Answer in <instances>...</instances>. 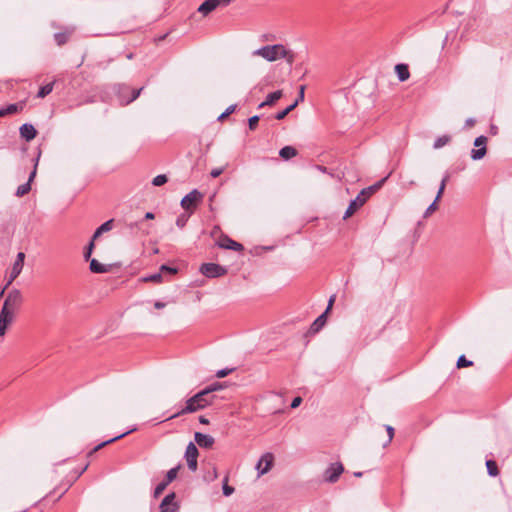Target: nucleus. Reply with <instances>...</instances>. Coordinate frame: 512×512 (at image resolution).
<instances>
[{
  "instance_id": "f257e3e1",
  "label": "nucleus",
  "mask_w": 512,
  "mask_h": 512,
  "mask_svg": "<svg viewBox=\"0 0 512 512\" xmlns=\"http://www.w3.org/2000/svg\"><path fill=\"white\" fill-rule=\"evenodd\" d=\"M212 403L213 397L207 396V391L201 390L200 392L196 393L194 396L189 398L186 401V405L180 411L167 417L164 421L175 419L184 414L194 413L198 410L204 409L205 407Z\"/></svg>"
},
{
  "instance_id": "f03ea898",
  "label": "nucleus",
  "mask_w": 512,
  "mask_h": 512,
  "mask_svg": "<svg viewBox=\"0 0 512 512\" xmlns=\"http://www.w3.org/2000/svg\"><path fill=\"white\" fill-rule=\"evenodd\" d=\"M254 56H260L269 62L280 59L281 56H286L285 47L282 44L266 45L253 52Z\"/></svg>"
},
{
  "instance_id": "7ed1b4c3",
  "label": "nucleus",
  "mask_w": 512,
  "mask_h": 512,
  "mask_svg": "<svg viewBox=\"0 0 512 512\" xmlns=\"http://www.w3.org/2000/svg\"><path fill=\"white\" fill-rule=\"evenodd\" d=\"M143 89L144 87L132 89L130 86L125 84L118 85L116 88V96L120 105L126 106L132 103L140 96Z\"/></svg>"
},
{
  "instance_id": "20e7f679",
  "label": "nucleus",
  "mask_w": 512,
  "mask_h": 512,
  "mask_svg": "<svg viewBox=\"0 0 512 512\" xmlns=\"http://www.w3.org/2000/svg\"><path fill=\"white\" fill-rule=\"evenodd\" d=\"M374 193V187H367L361 190V192L357 195V197L352 200L346 209L343 219H348L351 217L358 209H360L369 197Z\"/></svg>"
},
{
  "instance_id": "39448f33",
  "label": "nucleus",
  "mask_w": 512,
  "mask_h": 512,
  "mask_svg": "<svg viewBox=\"0 0 512 512\" xmlns=\"http://www.w3.org/2000/svg\"><path fill=\"white\" fill-rule=\"evenodd\" d=\"M202 199L203 194L197 189H193L190 193L182 198L180 205L185 211L192 214Z\"/></svg>"
},
{
  "instance_id": "423d86ee",
  "label": "nucleus",
  "mask_w": 512,
  "mask_h": 512,
  "mask_svg": "<svg viewBox=\"0 0 512 512\" xmlns=\"http://www.w3.org/2000/svg\"><path fill=\"white\" fill-rule=\"evenodd\" d=\"M23 296L19 289H12L8 292L7 297L3 303L2 308L15 312L21 306Z\"/></svg>"
},
{
  "instance_id": "0eeeda50",
  "label": "nucleus",
  "mask_w": 512,
  "mask_h": 512,
  "mask_svg": "<svg viewBox=\"0 0 512 512\" xmlns=\"http://www.w3.org/2000/svg\"><path fill=\"white\" fill-rule=\"evenodd\" d=\"M200 272L207 278H218L227 274V268L217 263H203Z\"/></svg>"
},
{
  "instance_id": "6e6552de",
  "label": "nucleus",
  "mask_w": 512,
  "mask_h": 512,
  "mask_svg": "<svg viewBox=\"0 0 512 512\" xmlns=\"http://www.w3.org/2000/svg\"><path fill=\"white\" fill-rule=\"evenodd\" d=\"M487 137L481 135L474 140L475 148L471 150V159L474 161L481 160L487 153Z\"/></svg>"
},
{
  "instance_id": "1a4fd4ad",
  "label": "nucleus",
  "mask_w": 512,
  "mask_h": 512,
  "mask_svg": "<svg viewBox=\"0 0 512 512\" xmlns=\"http://www.w3.org/2000/svg\"><path fill=\"white\" fill-rule=\"evenodd\" d=\"M273 462H274V455L270 452L264 453L260 457V459L257 462L256 467H255L258 472V476L260 477V476L268 473L273 466Z\"/></svg>"
},
{
  "instance_id": "9d476101",
  "label": "nucleus",
  "mask_w": 512,
  "mask_h": 512,
  "mask_svg": "<svg viewBox=\"0 0 512 512\" xmlns=\"http://www.w3.org/2000/svg\"><path fill=\"white\" fill-rule=\"evenodd\" d=\"M343 471L344 467L341 463H331L324 472V480L329 483H335L338 481Z\"/></svg>"
},
{
  "instance_id": "9b49d317",
  "label": "nucleus",
  "mask_w": 512,
  "mask_h": 512,
  "mask_svg": "<svg viewBox=\"0 0 512 512\" xmlns=\"http://www.w3.org/2000/svg\"><path fill=\"white\" fill-rule=\"evenodd\" d=\"M24 259L25 254L23 252H19L11 269L7 286H9L21 273L24 265Z\"/></svg>"
},
{
  "instance_id": "f8f14e48",
  "label": "nucleus",
  "mask_w": 512,
  "mask_h": 512,
  "mask_svg": "<svg viewBox=\"0 0 512 512\" xmlns=\"http://www.w3.org/2000/svg\"><path fill=\"white\" fill-rule=\"evenodd\" d=\"M217 245L220 248L233 250V251H242L244 249V247L241 243L234 241L227 235H221V237L217 241Z\"/></svg>"
},
{
  "instance_id": "ddd939ff",
  "label": "nucleus",
  "mask_w": 512,
  "mask_h": 512,
  "mask_svg": "<svg viewBox=\"0 0 512 512\" xmlns=\"http://www.w3.org/2000/svg\"><path fill=\"white\" fill-rule=\"evenodd\" d=\"M174 499L175 493L166 495L160 504V512H178L179 506L174 502Z\"/></svg>"
},
{
  "instance_id": "4468645a",
  "label": "nucleus",
  "mask_w": 512,
  "mask_h": 512,
  "mask_svg": "<svg viewBox=\"0 0 512 512\" xmlns=\"http://www.w3.org/2000/svg\"><path fill=\"white\" fill-rule=\"evenodd\" d=\"M195 442L202 448L209 449L213 446L215 440L212 436L208 434H203L201 432H196L194 435Z\"/></svg>"
},
{
  "instance_id": "2eb2a0df",
  "label": "nucleus",
  "mask_w": 512,
  "mask_h": 512,
  "mask_svg": "<svg viewBox=\"0 0 512 512\" xmlns=\"http://www.w3.org/2000/svg\"><path fill=\"white\" fill-rule=\"evenodd\" d=\"M75 28L74 27H67L64 31L58 32L54 34V40L58 46H62L66 44L72 34L74 33Z\"/></svg>"
},
{
  "instance_id": "dca6fc26",
  "label": "nucleus",
  "mask_w": 512,
  "mask_h": 512,
  "mask_svg": "<svg viewBox=\"0 0 512 512\" xmlns=\"http://www.w3.org/2000/svg\"><path fill=\"white\" fill-rule=\"evenodd\" d=\"M217 7H221L218 0H205L198 8V12L204 16L215 10Z\"/></svg>"
},
{
  "instance_id": "f3484780",
  "label": "nucleus",
  "mask_w": 512,
  "mask_h": 512,
  "mask_svg": "<svg viewBox=\"0 0 512 512\" xmlns=\"http://www.w3.org/2000/svg\"><path fill=\"white\" fill-rule=\"evenodd\" d=\"M37 131L32 124L25 123L20 127V135L27 141L36 137Z\"/></svg>"
},
{
  "instance_id": "a211bd4d",
  "label": "nucleus",
  "mask_w": 512,
  "mask_h": 512,
  "mask_svg": "<svg viewBox=\"0 0 512 512\" xmlns=\"http://www.w3.org/2000/svg\"><path fill=\"white\" fill-rule=\"evenodd\" d=\"M135 430H136V428L134 427V428H132V429H130V430H128V431H126V432H124V433H122V434L118 435V436H115V437H113V438H111V439H109V440H106V441H104V442H101L100 444H98L97 446H95V447H94V448L89 452V454H88V455H89V456H90V455H92L93 453L97 452L98 450L102 449L103 447L107 446L108 444H111V443H113V442H115V441H117V440H119V439H121V438L125 437V436H126V435H128L129 433L134 432Z\"/></svg>"
},
{
  "instance_id": "6ab92c4d",
  "label": "nucleus",
  "mask_w": 512,
  "mask_h": 512,
  "mask_svg": "<svg viewBox=\"0 0 512 512\" xmlns=\"http://www.w3.org/2000/svg\"><path fill=\"white\" fill-rule=\"evenodd\" d=\"M282 91L277 90L272 93H269L262 103L259 104L258 108H263L265 106H272L274 103H276L281 97H282Z\"/></svg>"
},
{
  "instance_id": "aec40b11",
  "label": "nucleus",
  "mask_w": 512,
  "mask_h": 512,
  "mask_svg": "<svg viewBox=\"0 0 512 512\" xmlns=\"http://www.w3.org/2000/svg\"><path fill=\"white\" fill-rule=\"evenodd\" d=\"M327 311H324L319 317H317L311 324L309 331L311 333L319 332L326 323Z\"/></svg>"
},
{
  "instance_id": "412c9836",
  "label": "nucleus",
  "mask_w": 512,
  "mask_h": 512,
  "mask_svg": "<svg viewBox=\"0 0 512 512\" xmlns=\"http://www.w3.org/2000/svg\"><path fill=\"white\" fill-rule=\"evenodd\" d=\"M89 268L91 272L98 274L107 273L110 271V265L102 264L96 259H91Z\"/></svg>"
},
{
  "instance_id": "4be33fe9",
  "label": "nucleus",
  "mask_w": 512,
  "mask_h": 512,
  "mask_svg": "<svg viewBox=\"0 0 512 512\" xmlns=\"http://www.w3.org/2000/svg\"><path fill=\"white\" fill-rule=\"evenodd\" d=\"M395 72L400 82H404L410 77L409 68L406 64H397L395 66Z\"/></svg>"
},
{
  "instance_id": "5701e85b",
  "label": "nucleus",
  "mask_w": 512,
  "mask_h": 512,
  "mask_svg": "<svg viewBox=\"0 0 512 512\" xmlns=\"http://www.w3.org/2000/svg\"><path fill=\"white\" fill-rule=\"evenodd\" d=\"M113 228V219H110L103 224H101L96 231L94 232L92 238L93 240H96L100 235H102L104 232H108Z\"/></svg>"
},
{
  "instance_id": "b1692460",
  "label": "nucleus",
  "mask_w": 512,
  "mask_h": 512,
  "mask_svg": "<svg viewBox=\"0 0 512 512\" xmlns=\"http://www.w3.org/2000/svg\"><path fill=\"white\" fill-rule=\"evenodd\" d=\"M298 154L297 150L292 146H284L279 151V156L284 160H289Z\"/></svg>"
},
{
  "instance_id": "393cba45",
  "label": "nucleus",
  "mask_w": 512,
  "mask_h": 512,
  "mask_svg": "<svg viewBox=\"0 0 512 512\" xmlns=\"http://www.w3.org/2000/svg\"><path fill=\"white\" fill-rule=\"evenodd\" d=\"M198 454H199V452H198L196 445L193 442H190L187 445L186 451H185L186 460L197 459Z\"/></svg>"
},
{
  "instance_id": "a878e982",
  "label": "nucleus",
  "mask_w": 512,
  "mask_h": 512,
  "mask_svg": "<svg viewBox=\"0 0 512 512\" xmlns=\"http://www.w3.org/2000/svg\"><path fill=\"white\" fill-rule=\"evenodd\" d=\"M298 106V101H294L291 105L286 107L284 110L279 111L275 114V119L283 120L291 111Z\"/></svg>"
},
{
  "instance_id": "bb28decb",
  "label": "nucleus",
  "mask_w": 512,
  "mask_h": 512,
  "mask_svg": "<svg viewBox=\"0 0 512 512\" xmlns=\"http://www.w3.org/2000/svg\"><path fill=\"white\" fill-rule=\"evenodd\" d=\"M487 473L489 476L496 477L499 475L497 463L494 460L486 461Z\"/></svg>"
},
{
  "instance_id": "cd10ccee",
  "label": "nucleus",
  "mask_w": 512,
  "mask_h": 512,
  "mask_svg": "<svg viewBox=\"0 0 512 512\" xmlns=\"http://www.w3.org/2000/svg\"><path fill=\"white\" fill-rule=\"evenodd\" d=\"M54 83L55 82L53 81V82L47 83L46 85L40 87V89H39V91L37 93V97L38 98H44L47 95H49L53 91Z\"/></svg>"
},
{
  "instance_id": "c85d7f7f",
  "label": "nucleus",
  "mask_w": 512,
  "mask_h": 512,
  "mask_svg": "<svg viewBox=\"0 0 512 512\" xmlns=\"http://www.w3.org/2000/svg\"><path fill=\"white\" fill-rule=\"evenodd\" d=\"M20 107L18 104H9L5 108L0 109V117L15 114L19 111Z\"/></svg>"
},
{
  "instance_id": "c756f323",
  "label": "nucleus",
  "mask_w": 512,
  "mask_h": 512,
  "mask_svg": "<svg viewBox=\"0 0 512 512\" xmlns=\"http://www.w3.org/2000/svg\"><path fill=\"white\" fill-rule=\"evenodd\" d=\"M450 140H451L450 136H447V135L438 137L433 144V148L434 149L442 148L443 146L448 144L450 142Z\"/></svg>"
},
{
  "instance_id": "7c9ffc66",
  "label": "nucleus",
  "mask_w": 512,
  "mask_h": 512,
  "mask_svg": "<svg viewBox=\"0 0 512 512\" xmlns=\"http://www.w3.org/2000/svg\"><path fill=\"white\" fill-rule=\"evenodd\" d=\"M448 180H449V174H445V176L443 177V179L440 183V186H439L436 198H435V202H438L440 200V198L442 197Z\"/></svg>"
},
{
  "instance_id": "2f4dec72",
  "label": "nucleus",
  "mask_w": 512,
  "mask_h": 512,
  "mask_svg": "<svg viewBox=\"0 0 512 512\" xmlns=\"http://www.w3.org/2000/svg\"><path fill=\"white\" fill-rule=\"evenodd\" d=\"M30 190H31V185L29 184V182L21 184L20 186H18V188L16 190V196L23 197L24 195L28 194Z\"/></svg>"
},
{
  "instance_id": "473e14b6",
  "label": "nucleus",
  "mask_w": 512,
  "mask_h": 512,
  "mask_svg": "<svg viewBox=\"0 0 512 512\" xmlns=\"http://www.w3.org/2000/svg\"><path fill=\"white\" fill-rule=\"evenodd\" d=\"M14 316H15V312H12V311H9L6 309L4 310L3 308L0 311V318H4L10 324L13 322Z\"/></svg>"
},
{
  "instance_id": "72a5a7b5",
  "label": "nucleus",
  "mask_w": 512,
  "mask_h": 512,
  "mask_svg": "<svg viewBox=\"0 0 512 512\" xmlns=\"http://www.w3.org/2000/svg\"><path fill=\"white\" fill-rule=\"evenodd\" d=\"M178 469H179V466L178 467H174L172 469H170L167 474H166V479L164 480V482H167V484L171 483L173 480L176 479L177 477V474H178Z\"/></svg>"
},
{
  "instance_id": "f704fd0d",
  "label": "nucleus",
  "mask_w": 512,
  "mask_h": 512,
  "mask_svg": "<svg viewBox=\"0 0 512 512\" xmlns=\"http://www.w3.org/2000/svg\"><path fill=\"white\" fill-rule=\"evenodd\" d=\"M190 215V213L179 215L176 219V225L181 229L184 228L185 225L187 224Z\"/></svg>"
},
{
  "instance_id": "c9c22d12",
  "label": "nucleus",
  "mask_w": 512,
  "mask_h": 512,
  "mask_svg": "<svg viewBox=\"0 0 512 512\" xmlns=\"http://www.w3.org/2000/svg\"><path fill=\"white\" fill-rule=\"evenodd\" d=\"M457 368H464V367H470L473 365V362L470 360H467L464 355H461L457 360Z\"/></svg>"
},
{
  "instance_id": "e433bc0d",
  "label": "nucleus",
  "mask_w": 512,
  "mask_h": 512,
  "mask_svg": "<svg viewBox=\"0 0 512 512\" xmlns=\"http://www.w3.org/2000/svg\"><path fill=\"white\" fill-rule=\"evenodd\" d=\"M167 181H168L167 176L164 174H160L153 178L152 184L154 186H161V185H164Z\"/></svg>"
},
{
  "instance_id": "4c0bfd02",
  "label": "nucleus",
  "mask_w": 512,
  "mask_h": 512,
  "mask_svg": "<svg viewBox=\"0 0 512 512\" xmlns=\"http://www.w3.org/2000/svg\"><path fill=\"white\" fill-rule=\"evenodd\" d=\"M162 280V275L160 273H154L152 275L146 276L142 278L143 282H155L158 283Z\"/></svg>"
},
{
  "instance_id": "58836bf2",
  "label": "nucleus",
  "mask_w": 512,
  "mask_h": 512,
  "mask_svg": "<svg viewBox=\"0 0 512 512\" xmlns=\"http://www.w3.org/2000/svg\"><path fill=\"white\" fill-rule=\"evenodd\" d=\"M235 110H236V105H235V104H232V105L228 106V107L226 108V110H225L221 115H219L218 120H219V121L224 120V119H225V118H227L230 114H232Z\"/></svg>"
},
{
  "instance_id": "ea45409f",
  "label": "nucleus",
  "mask_w": 512,
  "mask_h": 512,
  "mask_svg": "<svg viewBox=\"0 0 512 512\" xmlns=\"http://www.w3.org/2000/svg\"><path fill=\"white\" fill-rule=\"evenodd\" d=\"M260 117L258 115H254L248 119V127L249 130L254 131L258 125Z\"/></svg>"
},
{
  "instance_id": "a19ab883",
  "label": "nucleus",
  "mask_w": 512,
  "mask_h": 512,
  "mask_svg": "<svg viewBox=\"0 0 512 512\" xmlns=\"http://www.w3.org/2000/svg\"><path fill=\"white\" fill-rule=\"evenodd\" d=\"M223 388V385L221 383H213L210 386L203 389V391H207V396H209L212 392L218 391Z\"/></svg>"
},
{
  "instance_id": "79ce46f5",
  "label": "nucleus",
  "mask_w": 512,
  "mask_h": 512,
  "mask_svg": "<svg viewBox=\"0 0 512 512\" xmlns=\"http://www.w3.org/2000/svg\"><path fill=\"white\" fill-rule=\"evenodd\" d=\"M167 485V482H160L154 489V497L157 498L158 496H160L167 487Z\"/></svg>"
},
{
  "instance_id": "37998d69",
  "label": "nucleus",
  "mask_w": 512,
  "mask_h": 512,
  "mask_svg": "<svg viewBox=\"0 0 512 512\" xmlns=\"http://www.w3.org/2000/svg\"><path fill=\"white\" fill-rule=\"evenodd\" d=\"M437 210V202L435 200L428 206V208L425 210L423 217L427 218L429 217L434 211Z\"/></svg>"
},
{
  "instance_id": "c03bdc74",
  "label": "nucleus",
  "mask_w": 512,
  "mask_h": 512,
  "mask_svg": "<svg viewBox=\"0 0 512 512\" xmlns=\"http://www.w3.org/2000/svg\"><path fill=\"white\" fill-rule=\"evenodd\" d=\"M94 241L93 238L91 239L90 243L88 244L87 248H86V251L84 252V258L86 260H89V258L91 257V254L93 252V249L95 247V244H94Z\"/></svg>"
},
{
  "instance_id": "a18cd8bd",
  "label": "nucleus",
  "mask_w": 512,
  "mask_h": 512,
  "mask_svg": "<svg viewBox=\"0 0 512 512\" xmlns=\"http://www.w3.org/2000/svg\"><path fill=\"white\" fill-rule=\"evenodd\" d=\"M227 481L228 479L225 478V481H224V484H223V487H222V490H223V494L225 496H230L233 492H234V488L232 486H229L227 484Z\"/></svg>"
},
{
  "instance_id": "49530a36",
  "label": "nucleus",
  "mask_w": 512,
  "mask_h": 512,
  "mask_svg": "<svg viewBox=\"0 0 512 512\" xmlns=\"http://www.w3.org/2000/svg\"><path fill=\"white\" fill-rule=\"evenodd\" d=\"M9 325L10 323L7 322V320H5L4 318H0V337L5 335Z\"/></svg>"
},
{
  "instance_id": "de8ad7c7",
  "label": "nucleus",
  "mask_w": 512,
  "mask_h": 512,
  "mask_svg": "<svg viewBox=\"0 0 512 512\" xmlns=\"http://www.w3.org/2000/svg\"><path fill=\"white\" fill-rule=\"evenodd\" d=\"M285 53H286V56H281V58L286 59V61L289 64H292L295 60V55L291 51L287 50L286 48H285Z\"/></svg>"
},
{
  "instance_id": "09e8293b",
  "label": "nucleus",
  "mask_w": 512,
  "mask_h": 512,
  "mask_svg": "<svg viewBox=\"0 0 512 512\" xmlns=\"http://www.w3.org/2000/svg\"><path fill=\"white\" fill-rule=\"evenodd\" d=\"M232 371H233V369H228V368L221 369V370L217 371L216 376L218 378H223V377H226L228 374H230Z\"/></svg>"
},
{
  "instance_id": "8fccbe9b",
  "label": "nucleus",
  "mask_w": 512,
  "mask_h": 512,
  "mask_svg": "<svg viewBox=\"0 0 512 512\" xmlns=\"http://www.w3.org/2000/svg\"><path fill=\"white\" fill-rule=\"evenodd\" d=\"M224 172V168H214L211 170L210 172V176L212 178H217L219 177L222 173Z\"/></svg>"
},
{
  "instance_id": "3c124183",
  "label": "nucleus",
  "mask_w": 512,
  "mask_h": 512,
  "mask_svg": "<svg viewBox=\"0 0 512 512\" xmlns=\"http://www.w3.org/2000/svg\"><path fill=\"white\" fill-rule=\"evenodd\" d=\"M187 465L191 471H195L197 469V459L187 460Z\"/></svg>"
},
{
  "instance_id": "603ef678",
  "label": "nucleus",
  "mask_w": 512,
  "mask_h": 512,
  "mask_svg": "<svg viewBox=\"0 0 512 512\" xmlns=\"http://www.w3.org/2000/svg\"><path fill=\"white\" fill-rule=\"evenodd\" d=\"M302 403V398L301 397H295L292 402H291V405L290 407L292 409H295L297 408L298 406H300V404Z\"/></svg>"
},
{
  "instance_id": "864d4df0",
  "label": "nucleus",
  "mask_w": 512,
  "mask_h": 512,
  "mask_svg": "<svg viewBox=\"0 0 512 512\" xmlns=\"http://www.w3.org/2000/svg\"><path fill=\"white\" fill-rule=\"evenodd\" d=\"M304 91H305V86L301 85L300 89H299V95L295 100V101H298V104L304 100Z\"/></svg>"
},
{
  "instance_id": "5fc2aeb1",
  "label": "nucleus",
  "mask_w": 512,
  "mask_h": 512,
  "mask_svg": "<svg viewBox=\"0 0 512 512\" xmlns=\"http://www.w3.org/2000/svg\"><path fill=\"white\" fill-rule=\"evenodd\" d=\"M37 165H38V160L36 161L35 165H34V169L33 171L30 173V176H29V179L27 182H29V184L31 185V182L34 180L35 176H36V171H37Z\"/></svg>"
},
{
  "instance_id": "6e6d98bb",
  "label": "nucleus",
  "mask_w": 512,
  "mask_h": 512,
  "mask_svg": "<svg viewBox=\"0 0 512 512\" xmlns=\"http://www.w3.org/2000/svg\"><path fill=\"white\" fill-rule=\"evenodd\" d=\"M386 430L388 433V441L390 442L394 437V428L392 426H386Z\"/></svg>"
},
{
  "instance_id": "4d7b16f0",
  "label": "nucleus",
  "mask_w": 512,
  "mask_h": 512,
  "mask_svg": "<svg viewBox=\"0 0 512 512\" xmlns=\"http://www.w3.org/2000/svg\"><path fill=\"white\" fill-rule=\"evenodd\" d=\"M161 271H167L169 273H176L177 270L175 268L169 267L167 265H162L160 268Z\"/></svg>"
},
{
  "instance_id": "13d9d810",
  "label": "nucleus",
  "mask_w": 512,
  "mask_h": 512,
  "mask_svg": "<svg viewBox=\"0 0 512 512\" xmlns=\"http://www.w3.org/2000/svg\"><path fill=\"white\" fill-rule=\"evenodd\" d=\"M334 301H335V296L333 295V296L330 297V299L328 301V306H327V308L325 310V311H327V313L332 308V305H333Z\"/></svg>"
},
{
  "instance_id": "bf43d9fd",
  "label": "nucleus",
  "mask_w": 512,
  "mask_h": 512,
  "mask_svg": "<svg viewBox=\"0 0 512 512\" xmlns=\"http://www.w3.org/2000/svg\"><path fill=\"white\" fill-rule=\"evenodd\" d=\"M165 306H166V304H165V303H163V302H161V301H156V302L154 303V307H155L156 309H163Z\"/></svg>"
},
{
  "instance_id": "052dcab7",
  "label": "nucleus",
  "mask_w": 512,
  "mask_h": 512,
  "mask_svg": "<svg viewBox=\"0 0 512 512\" xmlns=\"http://www.w3.org/2000/svg\"><path fill=\"white\" fill-rule=\"evenodd\" d=\"M144 218H145L146 220H152V219H154V218H155V215H154V213H152V212H147V213L145 214Z\"/></svg>"
},
{
  "instance_id": "680f3d73",
  "label": "nucleus",
  "mask_w": 512,
  "mask_h": 512,
  "mask_svg": "<svg viewBox=\"0 0 512 512\" xmlns=\"http://www.w3.org/2000/svg\"><path fill=\"white\" fill-rule=\"evenodd\" d=\"M466 126H473L475 124V120L473 118H468L465 122Z\"/></svg>"
},
{
  "instance_id": "e2e57ef3",
  "label": "nucleus",
  "mask_w": 512,
  "mask_h": 512,
  "mask_svg": "<svg viewBox=\"0 0 512 512\" xmlns=\"http://www.w3.org/2000/svg\"><path fill=\"white\" fill-rule=\"evenodd\" d=\"M385 181V179H382L381 181H379L378 183H376L375 185H372L371 187H374V192L379 189L382 185V183Z\"/></svg>"
},
{
  "instance_id": "0e129e2a",
  "label": "nucleus",
  "mask_w": 512,
  "mask_h": 512,
  "mask_svg": "<svg viewBox=\"0 0 512 512\" xmlns=\"http://www.w3.org/2000/svg\"><path fill=\"white\" fill-rule=\"evenodd\" d=\"M199 422L201 424H208L209 423V420L207 418H205L204 416H200L199 417Z\"/></svg>"
},
{
  "instance_id": "69168bd1",
  "label": "nucleus",
  "mask_w": 512,
  "mask_h": 512,
  "mask_svg": "<svg viewBox=\"0 0 512 512\" xmlns=\"http://www.w3.org/2000/svg\"><path fill=\"white\" fill-rule=\"evenodd\" d=\"M317 169H318L319 171L323 172V173H326V172H327V168H326L325 166H320V165H318V166H317Z\"/></svg>"
},
{
  "instance_id": "338daca9",
  "label": "nucleus",
  "mask_w": 512,
  "mask_h": 512,
  "mask_svg": "<svg viewBox=\"0 0 512 512\" xmlns=\"http://www.w3.org/2000/svg\"><path fill=\"white\" fill-rule=\"evenodd\" d=\"M7 284L5 285V287L0 291V297H2L4 295V292H5V289L7 288Z\"/></svg>"
},
{
  "instance_id": "774afa93",
  "label": "nucleus",
  "mask_w": 512,
  "mask_h": 512,
  "mask_svg": "<svg viewBox=\"0 0 512 512\" xmlns=\"http://www.w3.org/2000/svg\"><path fill=\"white\" fill-rule=\"evenodd\" d=\"M218 230H220V228L216 226V227L213 229V231H212V235H214L215 233H217V231H218Z\"/></svg>"
}]
</instances>
